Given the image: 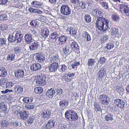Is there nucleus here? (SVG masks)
Returning <instances> with one entry per match:
<instances>
[{
	"label": "nucleus",
	"instance_id": "63",
	"mask_svg": "<svg viewBox=\"0 0 129 129\" xmlns=\"http://www.w3.org/2000/svg\"><path fill=\"white\" fill-rule=\"evenodd\" d=\"M73 30V28L70 27H69L67 29V32L69 34H71V33L72 32V30Z\"/></svg>",
	"mask_w": 129,
	"mask_h": 129
},
{
	"label": "nucleus",
	"instance_id": "2",
	"mask_svg": "<svg viewBox=\"0 0 129 129\" xmlns=\"http://www.w3.org/2000/svg\"><path fill=\"white\" fill-rule=\"evenodd\" d=\"M65 118L70 121H76L78 119L77 113L71 110H67L65 113Z\"/></svg>",
	"mask_w": 129,
	"mask_h": 129
},
{
	"label": "nucleus",
	"instance_id": "43",
	"mask_svg": "<svg viewBox=\"0 0 129 129\" xmlns=\"http://www.w3.org/2000/svg\"><path fill=\"white\" fill-rule=\"evenodd\" d=\"M111 18L113 21L116 22H117L119 19V16L116 14H112Z\"/></svg>",
	"mask_w": 129,
	"mask_h": 129
},
{
	"label": "nucleus",
	"instance_id": "29",
	"mask_svg": "<svg viewBox=\"0 0 129 129\" xmlns=\"http://www.w3.org/2000/svg\"><path fill=\"white\" fill-rule=\"evenodd\" d=\"M49 32L48 30L46 28H44L41 32V34L43 37H47L49 35Z\"/></svg>",
	"mask_w": 129,
	"mask_h": 129
},
{
	"label": "nucleus",
	"instance_id": "38",
	"mask_svg": "<svg viewBox=\"0 0 129 129\" xmlns=\"http://www.w3.org/2000/svg\"><path fill=\"white\" fill-rule=\"evenodd\" d=\"M114 46V43L112 42H110L107 44L105 48L108 50H110L113 48Z\"/></svg>",
	"mask_w": 129,
	"mask_h": 129
},
{
	"label": "nucleus",
	"instance_id": "14",
	"mask_svg": "<svg viewBox=\"0 0 129 129\" xmlns=\"http://www.w3.org/2000/svg\"><path fill=\"white\" fill-rule=\"evenodd\" d=\"M15 76L18 78L23 77L24 75V73L23 70L18 69L15 71Z\"/></svg>",
	"mask_w": 129,
	"mask_h": 129
},
{
	"label": "nucleus",
	"instance_id": "44",
	"mask_svg": "<svg viewBox=\"0 0 129 129\" xmlns=\"http://www.w3.org/2000/svg\"><path fill=\"white\" fill-rule=\"evenodd\" d=\"M25 108L28 110H32L35 107L34 105L30 104H27L25 105Z\"/></svg>",
	"mask_w": 129,
	"mask_h": 129
},
{
	"label": "nucleus",
	"instance_id": "15",
	"mask_svg": "<svg viewBox=\"0 0 129 129\" xmlns=\"http://www.w3.org/2000/svg\"><path fill=\"white\" fill-rule=\"evenodd\" d=\"M7 107L6 104L3 102H1L0 104V111L1 112L5 113L7 112Z\"/></svg>",
	"mask_w": 129,
	"mask_h": 129
},
{
	"label": "nucleus",
	"instance_id": "61",
	"mask_svg": "<svg viewBox=\"0 0 129 129\" xmlns=\"http://www.w3.org/2000/svg\"><path fill=\"white\" fill-rule=\"evenodd\" d=\"M33 119L31 117H29L28 119L27 123L28 125L31 124L33 122Z\"/></svg>",
	"mask_w": 129,
	"mask_h": 129
},
{
	"label": "nucleus",
	"instance_id": "21",
	"mask_svg": "<svg viewBox=\"0 0 129 129\" xmlns=\"http://www.w3.org/2000/svg\"><path fill=\"white\" fill-rule=\"evenodd\" d=\"M39 46V42L36 41L31 44L29 47L30 50H35L38 49Z\"/></svg>",
	"mask_w": 129,
	"mask_h": 129
},
{
	"label": "nucleus",
	"instance_id": "47",
	"mask_svg": "<svg viewBox=\"0 0 129 129\" xmlns=\"http://www.w3.org/2000/svg\"><path fill=\"white\" fill-rule=\"evenodd\" d=\"M55 90L56 91V94L59 96L61 95L63 92L62 89L61 88H59L56 89Z\"/></svg>",
	"mask_w": 129,
	"mask_h": 129
},
{
	"label": "nucleus",
	"instance_id": "39",
	"mask_svg": "<svg viewBox=\"0 0 129 129\" xmlns=\"http://www.w3.org/2000/svg\"><path fill=\"white\" fill-rule=\"evenodd\" d=\"M94 108L96 112L100 111L101 110L100 105L97 103H94Z\"/></svg>",
	"mask_w": 129,
	"mask_h": 129
},
{
	"label": "nucleus",
	"instance_id": "45",
	"mask_svg": "<svg viewBox=\"0 0 129 129\" xmlns=\"http://www.w3.org/2000/svg\"><path fill=\"white\" fill-rule=\"evenodd\" d=\"M118 32V30L115 28H111L110 30L111 34L113 35H115L117 34Z\"/></svg>",
	"mask_w": 129,
	"mask_h": 129
},
{
	"label": "nucleus",
	"instance_id": "42",
	"mask_svg": "<svg viewBox=\"0 0 129 129\" xmlns=\"http://www.w3.org/2000/svg\"><path fill=\"white\" fill-rule=\"evenodd\" d=\"M14 53L16 54H19L21 51V48L18 46L15 47L14 49Z\"/></svg>",
	"mask_w": 129,
	"mask_h": 129
},
{
	"label": "nucleus",
	"instance_id": "36",
	"mask_svg": "<svg viewBox=\"0 0 129 129\" xmlns=\"http://www.w3.org/2000/svg\"><path fill=\"white\" fill-rule=\"evenodd\" d=\"M43 91V88L41 87H36L34 89V92L37 94H40Z\"/></svg>",
	"mask_w": 129,
	"mask_h": 129
},
{
	"label": "nucleus",
	"instance_id": "31",
	"mask_svg": "<svg viewBox=\"0 0 129 129\" xmlns=\"http://www.w3.org/2000/svg\"><path fill=\"white\" fill-rule=\"evenodd\" d=\"M7 75V72L5 68H0V76L4 77Z\"/></svg>",
	"mask_w": 129,
	"mask_h": 129
},
{
	"label": "nucleus",
	"instance_id": "32",
	"mask_svg": "<svg viewBox=\"0 0 129 129\" xmlns=\"http://www.w3.org/2000/svg\"><path fill=\"white\" fill-rule=\"evenodd\" d=\"M71 63V66L73 69L75 68H77V66L79 65L80 64L79 62H77L75 60H73Z\"/></svg>",
	"mask_w": 129,
	"mask_h": 129
},
{
	"label": "nucleus",
	"instance_id": "53",
	"mask_svg": "<svg viewBox=\"0 0 129 129\" xmlns=\"http://www.w3.org/2000/svg\"><path fill=\"white\" fill-rule=\"evenodd\" d=\"M7 19V15L5 14H3L0 15V20H5Z\"/></svg>",
	"mask_w": 129,
	"mask_h": 129
},
{
	"label": "nucleus",
	"instance_id": "25",
	"mask_svg": "<svg viewBox=\"0 0 129 129\" xmlns=\"http://www.w3.org/2000/svg\"><path fill=\"white\" fill-rule=\"evenodd\" d=\"M106 74V71L104 70H100L98 73V79L100 80L104 78Z\"/></svg>",
	"mask_w": 129,
	"mask_h": 129
},
{
	"label": "nucleus",
	"instance_id": "50",
	"mask_svg": "<svg viewBox=\"0 0 129 129\" xmlns=\"http://www.w3.org/2000/svg\"><path fill=\"white\" fill-rule=\"evenodd\" d=\"M8 25L5 24H1L0 25V29L2 30H6L8 28Z\"/></svg>",
	"mask_w": 129,
	"mask_h": 129
},
{
	"label": "nucleus",
	"instance_id": "48",
	"mask_svg": "<svg viewBox=\"0 0 129 129\" xmlns=\"http://www.w3.org/2000/svg\"><path fill=\"white\" fill-rule=\"evenodd\" d=\"M15 55L13 54H10L7 56V59L8 60H11L14 59Z\"/></svg>",
	"mask_w": 129,
	"mask_h": 129
},
{
	"label": "nucleus",
	"instance_id": "27",
	"mask_svg": "<svg viewBox=\"0 0 129 129\" xmlns=\"http://www.w3.org/2000/svg\"><path fill=\"white\" fill-rule=\"evenodd\" d=\"M30 25L32 27H37L39 26V23L37 19L32 20L30 22Z\"/></svg>",
	"mask_w": 129,
	"mask_h": 129
},
{
	"label": "nucleus",
	"instance_id": "34",
	"mask_svg": "<svg viewBox=\"0 0 129 129\" xmlns=\"http://www.w3.org/2000/svg\"><path fill=\"white\" fill-rule=\"evenodd\" d=\"M113 115L110 113H108L105 116V120L107 121H112L113 119Z\"/></svg>",
	"mask_w": 129,
	"mask_h": 129
},
{
	"label": "nucleus",
	"instance_id": "23",
	"mask_svg": "<svg viewBox=\"0 0 129 129\" xmlns=\"http://www.w3.org/2000/svg\"><path fill=\"white\" fill-rule=\"evenodd\" d=\"M58 66V63H52L48 67L51 72H53L57 70Z\"/></svg>",
	"mask_w": 129,
	"mask_h": 129
},
{
	"label": "nucleus",
	"instance_id": "28",
	"mask_svg": "<svg viewBox=\"0 0 129 129\" xmlns=\"http://www.w3.org/2000/svg\"><path fill=\"white\" fill-rule=\"evenodd\" d=\"M15 38L16 41L17 43H20L23 39V35L22 34H15Z\"/></svg>",
	"mask_w": 129,
	"mask_h": 129
},
{
	"label": "nucleus",
	"instance_id": "5",
	"mask_svg": "<svg viewBox=\"0 0 129 129\" xmlns=\"http://www.w3.org/2000/svg\"><path fill=\"white\" fill-rule=\"evenodd\" d=\"M55 124V121L51 119L46 122L42 127V129H52L53 128Z\"/></svg>",
	"mask_w": 129,
	"mask_h": 129
},
{
	"label": "nucleus",
	"instance_id": "55",
	"mask_svg": "<svg viewBox=\"0 0 129 129\" xmlns=\"http://www.w3.org/2000/svg\"><path fill=\"white\" fill-rule=\"evenodd\" d=\"M103 16V13L99 10H98L97 12L96 17L99 18V17H102Z\"/></svg>",
	"mask_w": 129,
	"mask_h": 129
},
{
	"label": "nucleus",
	"instance_id": "37",
	"mask_svg": "<svg viewBox=\"0 0 129 129\" xmlns=\"http://www.w3.org/2000/svg\"><path fill=\"white\" fill-rule=\"evenodd\" d=\"M20 0H14L13 2V7L19 8L20 6Z\"/></svg>",
	"mask_w": 129,
	"mask_h": 129
},
{
	"label": "nucleus",
	"instance_id": "10",
	"mask_svg": "<svg viewBox=\"0 0 129 129\" xmlns=\"http://www.w3.org/2000/svg\"><path fill=\"white\" fill-rule=\"evenodd\" d=\"M17 115L19 119L25 120L28 117L29 113L25 111H20L18 114Z\"/></svg>",
	"mask_w": 129,
	"mask_h": 129
},
{
	"label": "nucleus",
	"instance_id": "3",
	"mask_svg": "<svg viewBox=\"0 0 129 129\" xmlns=\"http://www.w3.org/2000/svg\"><path fill=\"white\" fill-rule=\"evenodd\" d=\"M46 79L45 75L41 74L38 76L36 79V84L37 86H43L46 84Z\"/></svg>",
	"mask_w": 129,
	"mask_h": 129
},
{
	"label": "nucleus",
	"instance_id": "54",
	"mask_svg": "<svg viewBox=\"0 0 129 129\" xmlns=\"http://www.w3.org/2000/svg\"><path fill=\"white\" fill-rule=\"evenodd\" d=\"M8 40L9 42L13 43L16 41L15 37H14L13 35L11 36H9Z\"/></svg>",
	"mask_w": 129,
	"mask_h": 129
},
{
	"label": "nucleus",
	"instance_id": "51",
	"mask_svg": "<svg viewBox=\"0 0 129 129\" xmlns=\"http://www.w3.org/2000/svg\"><path fill=\"white\" fill-rule=\"evenodd\" d=\"M67 67L65 64H63L62 65L61 68L59 71L63 73L64 72L67 70Z\"/></svg>",
	"mask_w": 129,
	"mask_h": 129
},
{
	"label": "nucleus",
	"instance_id": "19",
	"mask_svg": "<svg viewBox=\"0 0 129 129\" xmlns=\"http://www.w3.org/2000/svg\"><path fill=\"white\" fill-rule=\"evenodd\" d=\"M67 39L66 36H61L58 38V43L59 45L64 44L66 42Z\"/></svg>",
	"mask_w": 129,
	"mask_h": 129
},
{
	"label": "nucleus",
	"instance_id": "6",
	"mask_svg": "<svg viewBox=\"0 0 129 129\" xmlns=\"http://www.w3.org/2000/svg\"><path fill=\"white\" fill-rule=\"evenodd\" d=\"M60 12L63 15L68 16L71 13V10L68 5H63L61 7Z\"/></svg>",
	"mask_w": 129,
	"mask_h": 129
},
{
	"label": "nucleus",
	"instance_id": "17",
	"mask_svg": "<svg viewBox=\"0 0 129 129\" xmlns=\"http://www.w3.org/2000/svg\"><path fill=\"white\" fill-rule=\"evenodd\" d=\"M36 59L40 62H43L45 60V58L42 54L39 53L36 54Z\"/></svg>",
	"mask_w": 129,
	"mask_h": 129
},
{
	"label": "nucleus",
	"instance_id": "7",
	"mask_svg": "<svg viewBox=\"0 0 129 129\" xmlns=\"http://www.w3.org/2000/svg\"><path fill=\"white\" fill-rule=\"evenodd\" d=\"M51 114V111L48 109H45L41 112V116L42 119H48L50 118Z\"/></svg>",
	"mask_w": 129,
	"mask_h": 129
},
{
	"label": "nucleus",
	"instance_id": "62",
	"mask_svg": "<svg viewBox=\"0 0 129 129\" xmlns=\"http://www.w3.org/2000/svg\"><path fill=\"white\" fill-rule=\"evenodd\" d=\"M97 9H94L92 10L91 14L94 16L96 17L98 11Z\"/></svg>",
	"mask_w": 129,
	"mask_h": 129
},
{
	"label": "nucleus",
	"instance_id": "30",
	"mask_svg": "<svg viewBox=\"0 0 129 129\" xmlns=\"http://www.w3.org/2000/svg\"><path fill=\"white\" fill-rule=\"evenodd\" d=\"M83 35L84 36L85 39L87 41L91 40V37L90 35L86 31H83Z\"/></svg>",
	"mask_w": 129,
	"mask_h": 129
},
{
	"label": "nucleus",
	"instance_id": "46",
	"mask_svg": "<svg viewBox=\"0 0 129 129\" xmlns=\"http://www.w3.org/2000/svg\"><path fill=\"white\" fill-rule=\"evenodd\" d=\"M108 39V36L104 35L101 37V41L102 43H104L106 42Z\"/></svg>",
	"mask_w": 129,
	"mask_h": 129
},
{
	"label": "nucleus",
	"instance_id": "8",
	"mask_svg": "<svg viewBox=\"0 0 129 129\" xmlns=\"http://www.w3.org/2000/svg\"><path fill=\"white\" fill-rule=\"evenodd\" d=\"M120 10L123 14H125L126 16H129V7H128L127 5H120Z\"/></svg>",
	"mask_w": 129,
	"mask_h": 129
},
{
	"label": "nucleus",
	"instance_id": "12",
	"mask_svg": "<svg viewBox=\"0 0 129 129\" xmlns=\"http://www.w3.org/2000/svg\"><path fill=\"white\" fill-rule=\"evenodd\" d=\"M60 107L63 108H67L69 105L68 101L67 100L62 99L61 100L59 103Z\"/></svg>",
	"mask_w": 129,
	"mask_h": 129
},
{
	"label": "nucleus",
	"instance_id": "9",
	"mask_svg": "<svg viewBox=\"0 0 129 129\" xmlns=\"http://www.w3.org/2000/svg\"><path fill=\"white\" fill-rule=\"evenodd\" d=\"M114 104L119 108L123 109L125 107V103L123 101L120 99H117L114 101Z\"/></svg>",
	"mask_w": 129,
	"mask_h": 129
},
{
	"label": "nucleus",
	"instance_id": "58",
	"mask_svg": "<svg viewBox=\"0 0 129 129\" xmlns=\"http://www.w3.org/2000/svg\"><path fill=\"white\" fill-rule=\"evenodd\" d=\"M100 5L106 9H108V5L105 3L104 2L101 3Z\"/></svg>",
	"mask_w": 129,
	"mask_h": 129
},
{
	"label": "nucleus",
	"instance_id": "52",
	"mask_svg": "<svg viewBox=\"0 0 129 129\" xmlns=\"http://www.w3.org/2000/svg\"><path fill=\"white\" fill-rule=\"evenodd\" d=\"M57 36L56 33H54L49 36V39L50 40H53L54 39H56Z\"/></svg>",
	"mask_w": 129,
	"mask_h": 129
},
{
	"label": "nucleus",
	"instance_id": "24",
	"mask_svg": "<svg viewBox=\"0 0 129 129\" xmlns=\"http://www.w3.org/2000/svg\"><path fill=\"white\" fill-rule=\"evenodd\" d=\"M23 87L19 85H16L14 89V92L17 93H21L23 92Z\"/></svg>",
	"mask_w": 129,
	"mask_h": 129
},
{
	"label": "nucleus",
	"instance_id": "40",
	"mask_svg": "<svg viewBox=\"0 0 129 129\" xmlns=\"http://www.w3.org/2000/svg\"><path fill=\"white\" fill-rule=\"evenodd\" d=\"M14 84V83L13 82H8L6 84V87L7 88L11 89L13 87Z\"/></svg>",
	"mask_w": 129,
	"mask_h": 129
},
{
	"label": "nucleus",
	"instance_id": "64",
	"mask_svg": "<svg viewBox=\"0 0 129 129\" xmlns=\"http://www.w3.org/2000/svg\"><path fill=\"white\" fill-rule=\"evenodd\" d=\"M124 91V88L122 86H120L119 87L118 89V92L120 93L123 92Z\"/></svg>",
	"mask_w": 129,
	"mask_h": 129
},
{
	"label": "nucleus",
	"instance_id": "18",
	"mask_svg": "<svg viewBox=\"0 0 129 129\" xmlns=\"http://www.w3.org/2000/svg\"><path fill=\"white\" fill-rule=\"evenodd\" d=\"M71 47L72 50L74 51H77L79 48V47L77 43L74 40H73L71 43Z\"/></svg>",
	"mask_w": 129,
	"mask_h": 129
},
{
	"label": "nucleus",
	"instance_id": "22",
	"mask_svg": "<svg viewBox=\"0 0 129 129\" xmlns=\"http://www.w3.org/2000/svg\"><path fill=\"white\" fill-rule=\"evenodd\" d=\"M25 41L27 44L31 43L33 41L32 36L30 34H26L24 37Z\"/></svg>",
	"mask_w": 129,
	"mask_h": 129
},
{
	"label": "nucleus",
	"instance_id": "49",
	"mask_svg": "<svg viewBox=\"0 0 129 129\" xmlns=\"http://www.w3.org/2000/svg\"><path fill=\"white\" fill-rule=\"evenodd\" d=\"M84 19L86 21L87 23L90 22L91 21V17L88 14H86L85 15Z\"/></svg>",
	"mask_w": 129,
	"mask_h": 129
},
{
	"label": "nucleus",
	"instance_id": "57",
	"mask_svg": "<svg viewBox=\"0 0 129 129\" xmlns=\"http://www.w3.org/2000/svg\"><path fill=\"white\" fill-rule=\"evenodd\" d=\"M106 60V59L103 57L100 58V60L99 61L101 64H102L105 63Z\"/></svg>",
	"mask_w": 129,
	"mask_h": 129
},
{
	"label": "nucleus",
	"instance_id": "20",
	"mask_svg": "<svg viewBox=\"0 0 129 129\" xmlns=\"http://www.w3.org/2000/svg\"><path fill=\"white\" fill-rule=\"evenodd\" d=\"M70 47L68 45H66L63 46L62 52L64 55H67L69 54L70 52Z\"/></svg>",
	"mask_w": 129,
	"mask_h": 129
},
{
	"label": "nucleus",
	"instance_id": "35",
	"mask_svg": "<svg viewBox=\"0 0 129 129\" xmlns=\"http://www.w3.org/2000/svg\"><path fill=\"white\" fill-rule=\"evenodd\" d=\"M96 62L95 59L90 58L88 60L87 64L88 66H94Z\"/></svg>",
	"mask_w": 129,
	"mask_h": 129
},
{
	"label": "nucleus",
	"instance_id": "41",
	"mask_svg": "<svg viewBox=\"0 0 129 129\" xmlns=\"http://www.w3.org/2000/svg\"><path fill=\"white\" fill-rule=\"evenodd\" d=\"M22 101L24 103H27L30 102L29 103H30L32 102L33 99L31 98L30 99L29 97H25L23 98Z\"/></svg>",
	"mask_w": 129,
	"mask_h": 129
},
{
	"label": "nucleus",
	"instance_id": "4",
	"mask_svg": "<svg viewBox=\"0 0 129 129\" xmlns=\"http://www.w3.org/2000/svg\"><path fill=\"white\" fill-rule=\"evenodd\" d=\"M59 59L58 54L53 53L50 55L47 61L49 63H58L59 61Z\"/></svg>",
	"mask_w": 129,
	"mask_h": 129
},
{
	"label": "nucleus",
	"instance_id": "16",
	"mask_svg": "<svg viewBox=\"0 0 129 129\" xmlns=\"http://www.w3.org/2000/svg\"><path fill=\"white\" fill-rule=\"evenodd\" d=\"M41 65L38 63H34L30 66V69L33 71H37L41 69Z\"/></svg>",
	"mask_w": 129,
	"mask_h": 129
},
{
	"label": "nucleus",
	"instance_id": "33",
	"mask_svg": "<svg viewBox=\"0 0 129 129\" xmlns=\"http://www.w3.org/2000/svg\"><path fill=\"white\" fill-rule=\"evenodd\" d=\"M61 79L63 81H64L67 82H70L71 79L68 78V76L67 74L62 75H61Z\"/></svg>",
	"mask_w": 129,
	"mask_h": 129
},
{
	"label": "nucleus",
	"instance_id": "13",
	"mask_svg": "<svg viewBox=\"0 0 129 129\" xmlns=\"http://www.w3.org/2000/svg\"><path fill=\"white\" fill-rule=\"evenodd\" d=\"M107 96L105 94L100 95L99 98V100L100 103L103 105L108 104V102L107 101Z\"/></svg>",
	"mask_w": 129,
	"mask_h": 129
},
{
	"label": "nucleus",
	"instance_id": "56",
	"mask_svg": "<svg viewBox=\"0 0 129 129\" xmlns=\"http://www.w3.org/2000/svg\"><path fill=\"white\" fill-rule=\"evenodd\" d=\"M79 7H80L82 9H84L85 8V3L83 1H81L80 3L79 2Z\"/></svg>",
	"mask_w": 129,
	"mask_h": 129
},
{
	"label": "nucleus",
	"instance_id": "11",
	"mask_svg": "<svg viewBox=\"0 0 129 129\" xmlns=\"http://www.w3.org/2000/svg\"><path fill=\"white\" fill-rule=\"evenodd\" d=\"M55 91L53 88H51L49 89L46 93V97L47 98L52 99L55 94Z\"/></svg>",
	"mask_w": 129,
	"mask_h": 129
},
{
	"label": "nucleus",
	"instance_id": "26",
	"mask_svg": "<svg viewBox=\"0 0 129 129\" xmlns=\"http://www.w3.org/2000/svg\"><path fill=\"white\" fill-rule=\"evenodd\" d=\"M31 5L33 7L36 8H40L42 6L41 2L36 1H34L31 3Z\"/></svg>",
	"mask_w": 129,
	"mask_h": 129
},
{
	"label": "nucleus",
	"instance_id": "60",
	"mask_svg": "<svg viewBox=\"0 0 129 129\" xmlns=\"http://www.w3.org/2000/svg\"><path fill=\"white\" fill-rule=\"evenodd\" d=\"M6 41L4 38H0V46H2L6 43Z\"/></svg>",
	"mask_w": 129,
	"mask_h": 129
},
{
	"label": "nucleus",
	"instance_id": "59",
	"mask_svg": "<svg viewBox=\"0 0 129 129\" xmlns=\"http://www.w3.org/2000/svg\"><path fill=\"white\" fill-rule=\"evenodd\" d=\"M0 123L1 125L3 127H6L7 125V123L6 121L4 120H1Z\"/></svg>",
	"mask_w": 129,
	"mask_h": 129
},
{
	"label": "nucleus",
	"instance_id": "1",
	"mask_svg": "<svg viewBox=\"0 0 129 129\" xmlns=\"http://www.w3.org/2000/svg\"><path fill=\"white\" fill-rule=\"evenodd\" d=\"M109 22V20L106 18L99 17L96 21L95 24L96 28L100 31L108 29Z\"/></svg>",
	"mask_w": 129,
	"mask_h": 129
}]
</instances>
